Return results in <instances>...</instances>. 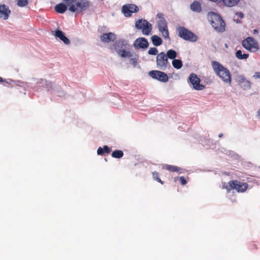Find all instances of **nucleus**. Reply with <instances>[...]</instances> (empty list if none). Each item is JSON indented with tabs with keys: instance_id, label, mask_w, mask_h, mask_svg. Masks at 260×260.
I'll list each match as a JSON object with an SVG mask.
<instances>
[{
	"instance_id": "c756f323",
	"label": "nucleus",
	"mask_w": 260,
	"mask_h": 260,
	"mask_svg": "<svg viewBox=\"0 0 260 260\" xmlns=\"http://www.w3.org/2000/svg\"><path fill=\"white\" fill-rule=\"evenodd\" d=\"M166 169L168 170L172 171V172H177L181 170V169L177 166H171V165H167L166 166Z\"/></svg>"
},
{
	"instance_id": "20e7f679",
	"label": "nucleus",
	"mask_w": 260,
	"mask_h": 260,
	"mask_svg": "<svg viewBox=\"0 0 260 260\" xmlns=\"http://www.w3.org/2000/svg\"><path fill=\"white\" fill-rule=\"evenodd\" d=\"M177 31L178 36L186 41L194 42L198 40V37L194 34L184 27H179Z\"/></svg>"
},
{
	"instance_id": "f03ea898",
	"label": "nucleus",
	"mask_w": 260,
	"mask_h": 260,
	"mask_svg": "<svg viewBox=\"0 0 260 260\" xmlns=\"http://www.w3.org/2000/svg\"><path fill=\"white\" fill-rule=\"evenodd\" d=\"M208 19L216 31L223 32L225 30V23L218 14L210 12L208 14Z\"/></svg>"
},
{
	"instance_id": "412c9836",
	"label": "nucleus",
	"mask_w": 260,
	"mask_h": 260,
	"mask_svg": "<svg viewBox=\"0 0 260 260\" xmlns=\"http://www.w3.org/2000/svg\"><path fill=\"white\" fill-rule=\"evenodd\" d=\"M55 11L59 14L64 13L67 10V6L64 3H59L55 6Z\"/></svg>"
},
{
	"instance_id": "dca6fc26",
	"label": "nucleus",
	"mask_w": 260,
	"mask_h": 260,
	"mask_svg": "<svg viewBox=\"0 0 260 260\" xmlns=\"http://www.w3.org/2000/svg\"><path fill=\"white\" fill-rule=\"evenodd\" d=\"M11 13L9 7L5 4L0 5V18L7 20Z\"/></svg>"
},
{
	"instance_id": "cd10ccee",
	"label": "nucleus",
	"mask_w": 260,
	"mask_h": 260,
	"mask_svg": "<svg viewBox=\"0 0 260 260\" xmlns=\"http://www.w3.org/2000/svg\"><path fill=\"white\" fill-rule=\"evenodd\" d=\"M172 66L176 69H180L182 67V62L180 59H174L172 61Z\"/></svg>"
},
{
	"instance_id": "c03bdc74",
	"label": "nucleus",
	"mask_w": 260,
	"mask_h": 260,
	"mask_svg": "<svg viewBox=\"0 0 260 260\" xmlns=\"http://www.w3.org/2000/svg\"><path fill=\"white\" fill-rule=\"evenodd\" d=\"M4 81V79H3L1 77H0V82H3V81Z\"/></svg>"
},
{
	"instance_id": "4468645a",
	"label": "nucleus",
	"mask_w": 260,
	"mask_h": 260,
	"mask_svg": "<svg viewBox=\"0 0 260 260\" xmlns=\"http://www.w3.org/2000/svg\"><path fill=\"white\" fill-rule=\"evenodd\" d=\"M236 81L241 87L244 90L249 89L251 88L250 82L247 80L243 75L238 76Z\"/></svg>"
},
{
	"instance_id": "49530a36",
	"label": "nucleus",
	"mask_w": 260,
	"mask_h": 260,
	"mask_svg": "<svg viewBox=\"0 0 260 260\" xmlns=\"http://www.w3.org/2000/svg\"><path fill=\"white\" fill-rule=\"evenodd\" d=\"M177 179H178V178H177V177L175 178H174V180H175V181H177Z\"/></svg>"
},
{
	"instance_id": "37998d69",
	"label": "nucleus",
	"mask_w": 260,
	"mask_h": 260,
	"mask_svg": "<svg viewBox=\"0 0 260 260\" xmlns=\"http://www.w3.org/2000/svg\"><path fill=\"white\" fill-rule=\"evenodd\" d=\"M257 116L258 119L260 120V108L258 110L257 112Z\"/></svg>"
},
{
	"instance_id": "e433bc0d",
	"label": "nucleus",
	"mask_w": 260,
	"mask_h": 260,
	"mask_svg": "<svg viewBox=\"0 0 260 260\" xmlns=\"http://www.w3.org/2000/svg\"><path fill=\"white\" fill-rule=\"evenodd\" d=\"M253 78L255 79H260V72H256L254 73V75H253Z\"/></svg>"
},
{
	"instance_id": "8fccbe9b",
	"label": "nucleus",
	"mask_w": 260,
	"mask_h": 260,
	"mask_svg": "<svg viewBox=\"0 0 260 260\" xmlns=\"http://www.w3.org/2000/svg\"><path fill=\"white\" fill-rule=\"evenodd\" d=\"M236 22H237V23H240V20H237L236 21Z\"/></svg>"
},
{
	"instance_id": "1a4fd4ad",
	"label": "nucleus",
	"mask_w": 260,
	"mask_h": 260,
	"mask_svg": "<svg viewBox=\"0 0 260 260\" xmlns=\"http://www.w3.org/2000/svg\"><path fill=\"white\" fill-rule=\"evenodd\" d=\"M42 87L45 88L47 91H49L52 89L53 84L46 80L40 79L37 80L36 85L32 88L36 91H41L42 90Z\"/></svg>"
},
{
	"instance_id": "f3484780",
	"label": "nucleus",
	"mask_w": 260,
	"mask_h": 260,
	"mask_svg": "<svg viewBox=\"0 0 260 260\" xmlns=\"http://www.w3.org/2000/svg\"><path fill=\"white\" fill-rule=\"evenodd\" d=\"M116 39V36L115 34L113 32L105 33L100 36L101 41L105 43L114 42Z\"/></svg>"
},
{
	"instance_id": "3c124183",
	"label": "nucleus",
	"mask_w": 260,
	"mask_h": 260,
	"mask_svg": "<svg viewBox=\"0 0 260 260\" xmlns=\"http://www.w3.org/2000/svg\"><path fill=\"white\" fill-rule=\"evenodd\" d=\"M225 46L226 47H228V45H227L226 44H225Z\"/></svg>"
},
{
	"instance_id": "4be33fe9",
	"label": "nucleus",
	"mask_w": 260,
	"mask_h": 260,
	"mask_svg": "<svg viewBox=\"0 0 260 260\" xmlns=\"http://www.w3.org/2000/svg\"><path fill=\"white\" fill-rule=\"evenodd\" d=\"M117 54L121 57H132L133 55L130 51H126L125 49H122L121 50H118L116 51Z\"/></svg>"
},
{
	"instance_id": "4c0bfd02",
	"label": "nucleus",
	"mask_w": 260,
	"mask_h": 260,
	"mask_svg": "<svg viewBox=\"0 0 260 260\" xmlns=\"http://www.w3.org/2000/svg\"><path fill=\"white\" fill-rule=\"evenodd\" d=\"M16 82H14V83L16 85L20 86H24V83L21 81L18 80V81H15Z\"/></svg>"
},
{
	"instance_id": "f8f14e48",
	"label": "nucleus",
	"mask_w": 260,
	"mask_h": 260,
	"mask_svg": "<svg viewBox=\"0 0 260 260\" xmlns=\"http://www.w3.org/2000/svg\"><path fill=\"white\" fill-rule=\"evenodd\" d=\"M158 28L159 32L161 33L162 36L165 39L170 40L169 32L168 28L167 22L162 21L157 22Z\"/></svg>"
},
{
	"instance_id": "9d476101",
	"label": "nucleus",
	"mask_w": 260,
	"mask_h": 260,
	"mask_svg": "<svg viewBox=\"0 0 260 260\" xmlns=\"http://www.w3.org/2000/svg\"><path fill=\"white\" fill-rule=\"evenodd\" d=\"M149 75L154 79H156L161 82H167L169 78L166 73L160 71L153 70L149 72Z\"/></svg>"
},
{
	"instance_id": "f704fd0d",
	"label": "nucleus",
	"mask_w": 260,
	"mask_h": 260,
	"mask_svg": "<svg viewBox=\"0 0 260 260\" xmlns=\"http://www.w3.org/2000/svg\"><path fill=\"white\" fill-rule=\"evenodd\" d=\"M97 153L98 155H103L104 154V148L100 147L97 150Z\"/></svg>"
},
{
	"instance_id": "6e6552de",
	"label": "nucleus",
	"mask_w": 260,
	"mask_h": 260,
	"mask_svg": "<svg viewBox=\"0 0 260 260\" xmlns=\"http://www.w3.org/2000/svg\"><path fill=\"white\" fill-rule=\"evenodd\" d=\"M157 68L160 70H165L169 64L168 59L164 52L158 53L156 58Z\"/></svg>"
},
{
	"instance_id": "ea45409f",
	"label": "nucleus",
	"mask_w": 260,
	"mask_h": 260,
	"mask_svg": "<svg viewBox=\"0 0 260 260\" xmlns=\"http://www.w3.org/2000/svg\"><path fill=\"white\" fill-rule=\"evenodd\" d=\"M104 152H106L107 153H109L111 151L110 148L107 145H105L104 146Z\"/></svg>"
},
{
	"instance_id": "72a5a7b5",
	"label": "nucleus",
	"mask_w": 260,
	"mask_h": 260,
	"mask_svg": "<svg viewBox=\"0 0 260 260\" xmlns=\"http://www.w3.org/2000/svg\"><path fill=\"white\" fill-rule=\"evenodd\" d=\"M156 17L159 19L157 22L162 21L163 20L166 21L164 18V15L162 13H158Z\"/></svg>"
},
{
	"instance_id": "c9c22d12",
	"label": "nucleus",
	"mask_w": 260,
	"mask_h": 260,
	"mask_svg": "<svg viewBox=\"0 0 260 260\" xmlns=\"http://www.w3.org/2000/svg\"><path fill=\"white\" fill-rule=\"evenodd\" d=\"M179 179L180 180L181 184L182 185H184L186 184L187 182L183 176L180 177Z\"/></svg>"
},
{
	"instance_id": "0eeeda50",
	"label": "nucleus",
	"mask_w": 260,
	"mask_h": 260,
	"mask_svg": "<svg viewBox=\"0 0 260 260\" xmlns=\"http://www.w3.org/2000/svg\"><path fill=\"white\" fill-rule=\"evenodd\" d=\"M242 44L244 48L250 52H255L259 48L257 42L252 37H248L244 39Z\"/></svg>"
},
{
	"instance_id": "de8ad7c7",
	"label": "nucleus",
	"mask_w": 260,
	"mask_h": 260,
	"mask_svg": "<svg viewBox=\"0 0 260 260\" xmlns=\"http://www.w3.org/2000/svg\"><path fill=\"white\" fill-rule=\"evenodd\" d=\"M58 96H61L62 95V94L61 93H58Z\"/></svg>"
},
{
	"instance_id": "423d86ee",
	"label": "nucleus",
	"mask_w": 260,
	"mask_h": 260,
	"mask_svg": "<svg viewBox=\"0 0 260 260\" xmlns=\"http://www.w3.org/2000/svg\"><path fill=\"white\" fill-rule=\"evenodd\" d=\"M187 82L189 85H192V88L196 90H202L205 88V85L200 84L201 79L194 73L190 74Z\"/></svg>"
},
{
	"instance_id": "f257e3e1",
	"label": "nucleus",
	"mask_w": 260,
	"mask_h": 260,
	"mask_svg": "<svg viewBox=\"0 0 260 260\" xmlns=\"http://www.w3.org/2000/svg\"><path fill=\"white\" fill-rule=\"evenodd\" d=\"M212 67L216 75L225 83L230 85L232 77L230 71L219 62L212 61Z\"/></svg>"
},
{
	"instance_id": "473e14b6",
	"label": "nucleus",
	"mask_w": 260,
	"mask_h": 260,
	"mask_svg": "<svg viewBox=\"0 0 260 260\" xmlns=\"http://www.w3.org/2000/svg\"><path fill=\"white\" fill-rule=\"evenodd\" d=\"M153 177L154 179L157 181L158 182L161 183V184L163 183L162 181L160 180V179L159 178L158 173L154 172L153 173Z\"/></svg>"
},
{
	"instance_id": "aec40b11",
	"label": "nucleus",
	"mask_w": 260,
	"mask_h": 260,
	"mask_svg": "<svg viewBox=\"0 0 260 260\" xmlns=\"http://www.w3.org/2000/svg\"><path fill=\"white\" fill-rule=\"evenodd\" d=\"M66 5L69 7V10L71 12L74 13L77 11V7L75 5L76 0H63Z\"/></svg>"
},
{
	"instance_id": "2eb2a0df",
	"label": "nucleus",
	"mask_w": 260,
	"mask_h": 260,
	"mask_svg": "<svg viewBox=\"0 0 260 260\" xmlns=\"http://www.w3.org/2000/svg\"><path fill=\"white\" fill-rule=\"evenodd\" d=\"M114 48L116 51L126 49L129 47L128 41L124 39H120L116 41L114 44Z\"/></svg>"
},
{
	"instance_id": "39448f33",
	"label": "nucleus",
	"mask_w": 260,
	"mask_h": 260,
	"mask_svg": "<svg viewBox=\"0 0 260 260\" xmlns=\"http://www.w3.org/2000/svg\"><path fill=\"white\" fill-rule=\"evenodd\" d=\"M136 27L138 29H141L142 34L148 36L152 30V25L145 19H139L136 22Z\"/></svg>"
},
{
	"instance_id": "a18cd8bd",
	"label": "nucleus",
	"mask_w": 260,
	"mask_h": 260,
	"mask_svg": "<svg viewBox=\"0 0 260 260\" xmlns=\"http://www.w3.org/2000/svg\"><path fill=\"white\" fill-rule=\"evenodd\" d=\"M222 136H223V134H220L218 135V137L219 138H221Z\"/></svg>"
},
{
	"instance_id": "bb28decb",
	"label": "nucleus",
	"mask_w": 260,
	"mask_h": 260,
	"mask_svg": "<svg viewBox=\"0 0 260 260\" xmlns=\"http://www.w3.org/2000/svg\"><path fill=\"white\" fill-rule=\"evenodd\" d=\"M168 59L169 58L170 59H174L176 57H177V54L176 51L173 49H170L167 51V53L166 54Z\"/></svg>"
},
{
	"instance_id": "a19ab883",
	"label": "nucleus",
	"mask_w": 260,
	"mask_h": 260,
	"mask_svg": "<svg viewBox=\"0 0 260 260\" xmlns=\"http://www.w3.org/2000/svg\"><path fill=\"white\" fill-rule=\"evenodd\" d=\"M131 60L133 61V64L134 67L136 66L137 64L138 60L136 58H132Z\"/></svg>"
},
{
	"instance_id": "b1692460",
	"label": "nucleus",
	"mask_w": 260,
	"mask_h": 260,
	"mask_svg": "<svg viewBox=\"0 0 260 260\" xmlns=\"http://www.w3.org/2000/svg\"><path fill=\"white\" fill-rule=\"evenodd\" d=\"M190 9L193 12H200L201 11V6L199 2L194 1L190 5Z\"/></svg>"
},
{
	"instance_id": "2f4dec72",
	"label": "nucleus",
	"mask_w": 260,
	"mask_h": 260,
	"mask_svg": "<svg viewBox=\"0 0 260 260\" xmlns=\"http://www.w3.org/2000/svg\"><path fill=\"white\" fill-rule=\"evenodd\" d=\"M28 0H18L17 5L19 7H24L28 4Z\"/></svg>"
},
{
	"instance_id": "ddd939ff",
	"label": "nucleus",
	"mask_w": 260,
	"mask_h": 260,
	"mask_svg": "<svg viewBox=\"0 0 260 260\" xmlns=\"http://www.w3.org/2000/svg\"><path fill=\"white\" fill-rule=\"evenodd\" d=\"M133 45L135 48L137 49H145L148 47L149 43L146 39L141 37L137 39L134 41Z\"/></svg>"
},
{
	"instance_id": "393cba45",
	"label": "nucleus",
	"mask_w": 260,
	"mask_h": 260,
	"mask_svg": "<svg viewBox=\"0 0 260 260\" xmlns=\"http://www.w3.org/2000/svg\"><path fill=\"white\" fill-rule=\"evenodd\" d=\"M223 4L229 7H232L236 6L240 0H222Z\"/></svg>"
},
{
	"instance_id": "7c9ffc66",
	"label": "nucleus",
	"mask_w": 260,
	"mask_h": 260,
	"mask_svg": "<svg viewBox=\"0 0 260 260\" xmlns=\"http://www.w3.org/2000/svg\"><path fill=\"white\" fill-rule=\"evenodd\" d=\"M148 54H150V55H157L158 54V50L157 49V48H155V47H151L149 49V50H148Z\"/></svg>"
},
{
	"instance_id": "58836bf2",
	"label": "nucleus",
	"mask_w": 260,
	"mask_h": 260,
	"mask_svg": "<svg viewBox=\"0 0 260 260\" xmlns=\"http://www.w3.org/2000/svg\"><path fill=\"white\" fill-rule=\"evenodd\" d=\"M4 80L5 81H3V82H6L7 84H11L12 83L16 82L15 80H13L11 79H8L7 80L4 79Z\"/></svg>"
},
{
	"instance_id": "c85d7f7f",
	"label": "nucleus",
	"mask_w": 260,
	"mask_h": 260,
	"mask_svg": "<svg viewBox=\"0 0 260 260\" xmlns=\"http://www.w3.org/2000/svg\"><path fill=\"white\" fill-rule=\"evenodd\" d=\"M111 155L113 157L120 158L123 156V153L121 150H116L112 153Z\"/></svg>"
},
{
	"instance_id": "9b49d317",
	"label": "nucleus",
	"mask_w": 260,
	"mask_h": 260,
	"mask_svg": "<svg viewBox=\"0 0 260 260\" xmlns=\"http://www.w3.org/2000/svg\"><path fill=\"white\" fill-rule=\"evenodd\" d=\"M139 11V8L135 4H126L122 6V12L125 17H130L134 13L137 12Z\"/></svg>"
},
{
	"instance_id": "5701e85b",
	"label": "nucleus",
	"mask_w": 260,
	"mask_h": 260,
	"mask_svg": "<svg viewBox=\"0 0 260 260\" xmlns=\"http://www.w3.org/2000/svg\"><path fill=\"white\" fill-rule=\"evenodd\" d=\"M152 44L155 46H158L162 44V39L157 35H153L151 37Z\"/></svg>"
},
{
	"instance_id": "09e8293b",
	"label": "nucleus",
	"mask_w": 260,
	"mask_h": 260,
	"mask_svg": "<svg viewBox=\"0 0 260 260\" xmlns=\"http://www.w3.org/2000/svg\"><path fill=\"white\" fill-rule=\"evenodd\" d=\"M211 1H212V2H215L216 1H217V0H210Z\"/></svg>"
},
{
	"instance_id": "7ed1b4c3",
	"label": "nucleus",
	"mask_w": 260,
	"mask_h": 260,
	"mask_svg": "<svg viewBox=\"0 0 260 260\" xmlns=\"http://www.w3.org/2000/svg\"><path fill=\"white\" fill-rule=\"evenodd\" d=\"M223 188H225L228 192L232 189H235L239 192H243L248 187V184L246 183H241L237 180H232L228 184L223 183Z\"/></svg>"
},
{
	"instance_id": "a878e982",
	"label": "nucleus",
	"mask_w": 260,
	"mask_h": 260,
	"mask_svg": "<svg viewBox=\"0 0 260 260\" xmlns=\"http://www.w3.org/2000/svg\"><path fill=\"white\" fill-rule=\"evenodd\" d=\"M235 56L239 59H246L248 57L249 54L247 53H242V51L239 50L236 51Z\"/></svg>"
},
{
	"instance_id": "6ab92c4d",
	"label": "nucleus",
	"mask_w": 260,
	"mask_h": 260,
	"mask_svg": "<svg viewBox=\"0 0 260 260\" xmlns=\"http://www.w3.org/2000/svg\"><path fill=\"white\" fill-rule=\"evenodd\" d=\"M55 36L59 39L65 44L69 45L70 43L69 39L64 35V34L60 30H57L55 32Z\"/></svg>"
},
{
	"instance_id": "79ce46f5",
	"label": "nucleus",
	"mask_w": 260,
	"mask_h": 260,
	"mask_svg": "<svg viewBox=\"0 0 260 260\" xmlns=\"http://www.w3.org/2000/svg\"><path fill=\"white\" fill-rule=\"evenodd\" d=\"M236 15H238L241 18H242L244 17V15L242 12H237L236 13Z\"/></svg>"
},
{
	"instance_id": "a211bd4d",
	"label": "nucleus",
	"mask_w": 260,
	"mask_h": 260,
	"mask_svg": "<svg viewBox=\"0 0 260 260\" xmlns=\"http://www.w3.org/2000/svg\"><path fill=\"white\" fill-rule=\"evenodd\" d=\"M75 5L77 7V11H85L90 6V3L88 0H80V1H77L75 3Z\"/></svg>"
}]
</instances>
